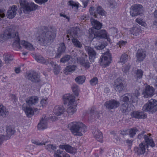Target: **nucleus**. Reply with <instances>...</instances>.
<instances>
[{"label":"nucleus","instance_id":"1","mask_svg":"<svg viewBox=\"0 0 157 157\" xmlns=\"http://www.w3.org/2000/svg\"><path fill=\"white\" fill-rule=\"evenodd\" d=\"M47 27H44V29L41 31L36 37L38 44L42 46H46L49 43L53 42L56 36V33L52 31H48Z\"/></svg>","mask_w":157,"mask_h":157},{"label":"nucleus","instance_id":"2","mask_svg":"<svg viewBox=\"0 0 157 157\" xmlns=\"http://www.w3.org/2000/svg\"><path fill=\"white\" fill-rule=\"evenodd\" d=\"M13 38H14L13 45H16L17 48H20L21 46L18 33L13 28H8L2 33L0 34V42L3 43L9 39Z\"/></svg>","mask_w":157,"mask_h":157},{"label":"nucleus","instance_id":"3","mask_svg":"<svg viewBox=\"0 0 157 157\" xmlns=\"http://www.w3.org/2000/svg\"><path fill=\"white\" fill-rule=\"evenodd\" d=\"M63 98L64 102V104H68L66 115L71 117L77 110L76 103L75 101V97L72 95L67 94L64 95Z\"/></svg>","mask_w":157,"mask_h":157},{"label":"nucleus","instance_id":"4","mask_svg":"<svg viewBox=\"0 0 157 157\" xmlns=\"http://www.w3.org/2000/svg\"><path fill=\"white\" fill-rule=\"evenodd\" d=\"M72 133L75 136H81L82 133H84L86 129V126L82 122H74L68 124Z\"/></svg>","mask_w":157,"mask_h":157},{"label":"nucleus","instance_id":"5","mask_svg":"<svg viewBox=\"0 0 157 157\" xmlns=\"http://www.w3.org/2000/svg\"><path fill=\"white\" fill-rule=\"evenodd\" d=\"M20 6L23 8V11L26 14H28L31 11L35 10L39 6L34 3H29L26 0H20Z\"/></svg>","mask_w":157,"mask_h":157},{"label":"nucleus","instance_id":"6","mask_svg":"<svg viewBox=\"0 0 157 157\" xmlns=\"http://www.w3.org/2000/svg\"><path fill=\"white\" fill-rule=\"evenodd\" d=\"M89 38L92 40L94 38H96L97 39L105 38L107 37V36L108 35L105 30L98 31L94 29H89Z\"/></svg>","mask_w":157,"mask_h":157},{"label":"nucleus","instance_id":"7","mask_svg":"<svg viewBox=\"0 0 157 157\" xmlns=\"http://www.w3.org/2000/svg\"><path fill=\"white\" fill-rule=\"evenodd\" d=\"M143 110L145 112L154 113L157 111V101L151 99L149 100L143 107Z\"/></svg>","mask_w":157,"mask_h":157},{"label":"nucleus","instance_id":"8","mask_svg":"<svg viewBox=\"0 0 157 157\" xmlns=\"http://www.w3.org/2000/svg\"><path fill=\"white\" fill-rule=\"evenodd\" d=\"M143 6L140 4L134 5L131 6L130 9V15L132 17L141 15L143 13Z\"/></svg>","mask_w":157,"mask_h":157},{"label":"nucleus","instance_id":"9","mask_svg":"<svg viewBox=\"0 0 157 157\" xmlns=\"http://www.w3.org/2000/svg\"><path fill=\"white\" fill-rule=\"evenodd\" d=\"M144 132H141L139 134L138 136V138L140 140H144L146 144L151 146L152 147L155 146V144L153 140L150 136L151 134H148L147 135H144Z\"/></svg>","mask_w":157,"mask_h":157},{"label":"nucleus","instance_id":"10","mask_svg":"<svg viewBox=\"0 0 157 157\" xmlns=\"http://www.w3.org/2000/svg\"><path fill=\"white\" fill-rule=\"evenodd\" d=\"M111 55L109 52H106L103 54L100 58L99 62L102 65H104L106 67L108 66L111 63Z\"/></svg>","mask_w":157,"mask_h":157},{"label":"nucleus","instance_id":"11","mask_svg":"<svg viewBox=\"0 0 157 157\" xmlns=\"http://www.w3.org/2000/svg\"><path fill=\"white\" fill-rule=\"evenodd\" d=\"M27 75V78L32 82L38 83L41 81L40 76L36 72L32 71Z\"/></svg>","mask_w":157,"mask_h":157},{"label":"nucleus","instance_id":"12","mask_svg":"<svg viewBox=\"0 0 157 157\" xmlns=\"http://www.w3.org/2000/svg\"><path fill=\"white\" fill-rule=\"evenodd\" d=\"M120 104V103L118 101L112 99L106 102L104 105L108 109H112L118 107Z\"/></svg>","mask_w":157,"mask_h":157},{"label":"nucleus","instance_id":"13","mask_svg":"<svg viewBox=\"0 0 157 157\" xmlns=\"http://www.w3.org/2000/svg\"><path fill=\"white\" fill-rule=\"evenodd\" d=\"M95 10L94 7H91L90 9V14L93 15L95 18H97L98 14L97 13L101 15L102 16L104 15L105 13V12L100 6H98L96 10Z\"/></svg>","mask_w":157,"mask_h":157},{"label":"nucleus","instance_id":"14","mask_svg":"<svg viewBox=\"0 0 157 157\" xmlns=\"http://www.w3.org/2000/svg\"><path fill=\"white\" fill-rule=\"evenodd\" d=\"M115 86L117 91H121L125 89L126 86L122 80L120 78H117L115 81Z\"/></svg>","mask_w":157,"mask_h":157},{"label":"nucleus","instance_id":"15","mask_svg":"<svg viewBox=\"0 0 157 157\" xmlns=\"http://www.w3.org/2000/svg\"><path fill=\"white\" fill-rule=\"evenodd\" d=\"M85 49L89 55L90 62H94V60L96 58V52L93 48L89 46H86Z\"/></svg>","mask_w":157,"mask_h":157},{"label":"nucleus","instance_id":"16","mask_svg":"<svg viewBox=\"0 0 157 157\" xmlns=\"http://www.w3.org/2000/svg\"><path fill=\"white\" fill-rule=\"evenodd\" d=\"M146 56V52L144 50L142 49H139L136 55V61L138 62L142 61L145 59Z\"/></svg>","mask_w":157,"mask_h":157},{"label":"nucleus","instance_id":"17","mask_svg":"<svg viewBox=\"0 0 157 157\" xmlns=\"http://www.w3.org/2000/svg\"><path fill=\"white\" fill-rule=\"evenodd\" d=\"M17 7L15 5H13L10 8L7 13L6 16L7 18L12 19L14 17L17 13Z\"/></svg>","mask_w":157,"mask_h":157},{"label":"nucleus","instance_id":"18","mask_svg":"<svg viewBox=\"0 0 157 157\" xmlns=\"http://www.w3.org/2000/svg\"><path fill=\"white\" fill-rule=\"evenodd\" d=\"M131 115L132 117L137 119L145 118L147 116V114L142 111H133L131 113Z\"/></svg>","mask_w":157,"mask_h":157},{"label":"nucleus","instance_id":"19","mask_svg":"<svg viewBox=\"0 0 157 157\" xmlns=\"http://www.w3.org/2000/svg\"><path fill=\"white\" fill-rule=\"evenodd\" d=\"M94 136L98 141L102 143L103 136L101 132L98 128H95L92 131Z\"/></svg>","mask_w":157,"mask_h":157},{"label":"nucleus","instance_id":"20","mask_svg":"<svg viewBox=\"0 0 157 157\" xmlns=\"http://www.w3.org/2000/svg\"><path fill=\"white\" fill-rule=\"evenodd\" d=\"M79 31V29L77 27H74L67 32V38L71 37L73 38L77 37L78 32Z\"/></svg>","mask_w":157,"mask_h":157},{"label":"nucleus","instance_id":"21","mask_svg":"<svg viewBox=\"0 0 157 157\" xmlns=\"http://www.w3.org/2000/svg\"><path fill=\"white\" fill-rule=\"evenodd\" d=\"M48 119L45 117L42 118L40 122L38 124V128L39 130H43L46 128L48 127Z\"/></svg>","mask_w":157,"mask_h":157},{"label":"nucleus","instance_id":"22","mask_svg":"<svg viewBox=\"0 0 157 157\" xmlns=\"http://www.w3.org/2000/svg\"><path fill=\"white\" fill-rule=\"evenodd\" d=\"M59 147L63 150L65 149L67 152L71 153H75L76 152V149L70 145H59Z\"/></svg>","mask_w":157,"mask_h":157},{"label":"nucleus","instance_id":"23","mask_svg":"<svg viewBox=\"0 0 157 157\" xmlns=\"http://www.w3.org/2000/svg\"><path fill=\"white\" fill-rule=\"evenodd\" d=\"M38 98L37 96H32L26 99L27 104L29 105H35L38 101Z\"/></svg>","mask_w":157,"mask_h":157},{"label":"nucleus","instance_id":"24","mask_svg":"<svg viewBox=\"0 0 157 157\" xmlns=\"http://www.w3.org/2000/svg\"><path fill=\"white\" fill-rule=\"evenodd\" d=\"M154 90L153 87L149 86H147L146 88L145 91L143 92L144 96L148 98L153 96L154 94Z\"/></svg>","mask_w":157,"mask_h":157},{"label":"nucleus","instance_id":"25","mask_svg":"<svg viewBox=\"0 0 157 157\" xmlns=\"http://www.w3.org/2000/svg\"><path fill=\"white\" fill-rule=\"evenodd\" d=\"M65 111L64 107L62 105H57L54 108L53 112L57 116H59L62 114Z\"/></svg>","mask_w":157,"mask_h":157},{"label":"nucleus","instance_id":"26","mask_svg":"<svg viewBox=\"0 0 157 157\" xmlns=\"http://www.w3.org/2000/svg\"><path fill=\"white\" fill-rule=\"evenodd\" d=\"M145 145L141 143L140 144L139 147H135L134 148V150L139 155L143 154L145 152Z\"/></svg>","mask_w":157,"mask_h":157},{"label":"nucleus","instance_id":"27","mask_svg":"<svg viewBox=\"0 0 157 157\" xmlns=\"http://www.w3.org/2000/svg\"><path fill=\"white\" fill-rule=\"evenodd\" d=\"M90 21L92 25L94 26V28L90 29H94L96 30V29L98 30L100 29L102 26V24L96 20H94L92 18H90Z\"/></svg>","mask_w":157,"mask_h":157},{"label":"nucleus","instance_id":"28","mask_svg":"<svg viewBox=\"0 0 157 157\" xmlns=\"http://www.w3.org/2000/svg\"><path fill=\"white\" fill-rule=\"evenodd\" d=\"M22 109L25 111L27 116L28 117H31L34 114V111L30 107L25 106L23 104L22 106Z\"/></svg>","mask_w":157,"mask_h":157},{"label":"nucleus","instance_id":"29","mask_svg":"<svg viewBox=\"0 0 157 157\" xmlns=\"http://www.w3.org/2000/svg\"><path fill=\"white\" fill-rule=\"evenodd\" d=\"M65 49L66 47L64 43H61L58 48L57 53L55 56V57L59 58L61 56L62 53L64 52Z\"/></svg>","mask_w":157,"mask_h":157},{"label":"nucleus","instance_id":"30","mask_svg":"<svg viewBox=\"0 0 157 157\" xmlns=\"http://www.w3.org/2000/svg\"><path fill=\"white\" fill-rule=\"evenodd\" d=\"M78 62L80 63L82 66L86 68H88L90 67V63L88 60H86L83 58H77Z\"/></svg>","mask_w":157,"mask_h":157},{"label":"nucleus","instance_id":"31","mask_svg":"<svg viewBox=\"0 0 157 157\" xmlns=\"http://www.w3.org/2000/svg\"><path fill=\"white\" fill-rule=\"evenodd\" d=\"M9 112L7 109L2 105L0 104V116L5 117L8 115Z\"/></svg>","mask_w":157,"mask_h":157},{"label":"nucleus","instance_id":"32","mask_svg":"<svg viewBox=\"0 0 157 157\" xmlns=\"http://www.w3.org/2000/svg\"><path fill=\"white\" fill-rule=\"evenodd\" d=\"M14 128H13L11 126H8L6 127V137L7 138V139L12 135L13 134L14 132Z\"/></svg>","mask_w":157,"mask_h":157},{"label":"nucleus","instance_id":"33","mask_svg":"<svg viewBox=\"0 0 157 157\" xmlns=\"http://www.w3.org/2000/svg\"><path fill=\"white\" fill-rule=\"evenodd\" d=\"M99 114L95 108H93L90 110L89 114L92 117V118H99L100 117Z\"/></svg>","mask_w":157,"mask_h":157},{"label":"nucleus","instance_id":"34","mask_svg":"<svg viewBox=\"0 0 157 157\" xmlns=\"http://www.w3.org/2000/svg\"><path fill=\"white\" fill-rule=\"evenodd\" d=\"M140 93L138 90L135 91V92L132 94H130L129 99L132 101V102H135L136 101L137 97L140 95Z\"/></svg>","mask_w":157,"mask_h":157},{"label":"nucleus","instance_id":"35","mask_svg":"<svg viewBox=\"0 0 157 157\" xmlns=\"http://www.w3.org/2000/svg\"><path fill=\"white\" fill-rule=\"evenodd\" d=\"M20 44L23 46L27 49L32 50L34 49L33 45L31 44L24 40L21 41Z\"/></svg>","mask_w":157,"mask_h":157},{"label":"nucleus","instance_id":"36","mask_svg":"<svg viewBox=\"0 0 157 157\" xmlns=\"http://www.w3.org/2000/svg\"><path fill=\"white\" fill-rule=\"evenodd\" d=\"M35 59L37 62L42 63L45 64L47 65L48 64H49L50 63L48 59L47 61L41 56H36Z\"/></svg>","mask_w":157,"mask_h":157},{"label":"nucleus","instance_id":"37","mask_svg":"<svg viewBox=\"0 0 157 157\" xmlns=\"http://www.w3.org/2000/svg\"><path fill=\"white\" fill-rule=\"evenodd\" d=\"M3 57L4 58L5 63L8 64L13 59V57L10 54H5L3 55Z\"/></svg>","mask_w":157,"mask_h":157},{"label":"nucleus","instance_id":"38","mask_svg":"<svg viewBox=\"0 0 157 157\" xmlns=\"http://www.w3.org/2000/svg\"><path fill=\"white\" fill-rule=\"evenodd\" d=\"M76 66L74 65H69L66 67L64 70V73L66 74H68V72H73L75 70Z\"/></svg>","mask_w":157,"mask_h":157},{"label":"nucleus","instance_id":"39","mask_svg":"<svg viewBox=\"0 0 157 157\" xmlns=\"http://www.w3.org/2000/svg\"><path fill=\"white\" fill-rule=\"evenodd\" d=\"M128 106V104L127 103H125L121 105V110L123 113L126 114L128 113L129 111Z\"/></svg>","mask_w":157,"mask_h":157},{"label":"nucleus","instance_id":"40","mask_svg":"<svg viewBox=\"0 0 157 157\" xmlns=\"http://www.w3.org/2000/svg\"><path fill=\"white\" fill-rule=\"evenodd\" d=\"M73 44L76 47L81 48L82 46V44L81 42L77 39V37L73 38L72 40Z\"/></svg>","mask_w":157,"mask_h":157},{"label":"nucleus","instance_id":"41","mask_svg":"<svg viewBox=\"0 0 157 157\" xmlns=\"http://www.w3.org/2000/svg\"><path fill=\"white\" fill-rule=\"evenodd\" d=\"M130 96V94H126L121 96L120 100L121 101L127 103L129 101Z\"/></svg>","mask_w":157,"mask_h":157},{"label":"nucleus","instance_id":"42","mask_svg":"<svg viewBox=\"0 0 157 157\" xmlns=\"http://www.w3.org/2000/svg\"><path fill=\"white\" fill-rule=\"evenodd\" d=\"M85 80V77L84 75L79 76L77 77L75 81L78 84H82Z\"/></svg>","mask_w":157,"mask_h":157},{"label":"nucleus","instance_id":"43","mask_svg":"<svg viewBox=\"0 0 157 157\" xmlns=\"http://www.w3.org/2000/svg\"><path fill=\"white\" fill-rule=\"evenodd\" d=\"M45 148L48 151L51 152L55 151L56 149V147L55 145L48 144L45 146Z\"/></svg>","mask_w":157,"mask_h":157},{"label":"nucleus","instance_id":"44","mask_svg":"<svg viewBox=\"0 0 157 157\" xmlns=\"http://www.w3.org/2000/svg\"><path fill=\"white\" fill-rule=\"evenodd\" d=\"M65 151L63 150L58 149L55 151L54 154V157H62L65 153Z\"/></svg>","mask_w":157,"mask_h":157},{"label":"nucleus","instance_id":"45","mask_svg":"<svg viewBox=\"0 0 157 157\" xmlns=\"http://www.w3.org/2000/svg\"><path fill=\"white\" fill-rule=\"evenodd\" d=\"M140 31V29L138 27H134L131 28L130 30L131 33L136 36L139 34Z\"/></svg>","mask_w":157,"mask_h":157},{"label":"nucleus","instance_id":"46","mask_svg":"<svg viewBox=\"0 0 157 157\" xmlns=\"http://www.w3.org/2000/svg\"><path fill=\"white\" fill-rule=\"evenodd\" d=\"M68 5L72 7V8H75L76 9H78L79 7L78 2H74L73 0H70L68 2Z\"/></svg>","mask_w":157,"mask_h":157},{"label":"nucleus","instance_id":"47","mask_svg":"<svg viewBox=\"0 0 157 157\" xmlns=\"http://www.w3.org/2000/svg\"><path fill=\"white\" fill-rule=\"evenodd\" d=\"M72 89L74 94L76 96L78 95L79 89L78 86L75 84H73L72 86Z\"/></svg>","mask_w":157,"mask_h":157},{"label":"nucleus","instance_id":"48","mask_svg":"<svg viewBox=\"0 0 157 157\" xmlns=\"http://www.w3.org/2000/svg\"><path fill=\"white\" fill-rule=\"evenodd\" d=\"M49 64H50L52 67L54 66V72L55 75L58 74L59 72V68L58 66L55 65L53 62H50Z\"/></svg>","mask_w":157,"mask_h":157},{"label":"nucleus","instance_id":"49","mask_svg":"<svg viewBox=\"0 0 157 157\" xmlns=\"http://www.w3.org/2000/svg\"><path fill=\"white\" fill-rule=\"evenodd\" d=\"M128 58V55L125 53L123 54L121 56L120 59V62L124 63L127 61Z\"/></svg>","mask_w":157,"mask_h":157},{"label":"nucleus","instance_id":"50","mask_svg":"<svg viewBox=\"0 0 157 157\" xmlns=\"http://www.w3.org/2000/svg\"><path fill=\"white\" fill-rule=\"evenodd\" d=\"M71 57L70 55H66L60 59V62L62 63H65L70 60Z\"/></svg>","mask_w":157,"mask_h":157},{"label":"nucleus","instance_id":"51","mask_svg":"<svg viewBox=\"0 0 157 157\" xmlns=\"http://www.w3.org/2000/svg\"><path fill=\"white\" fill-rule=\"evenodd\" d=\"M143 75V71L141 70H137L136 75V78L137 79H139L142 78Z\"/></svg>","mask_w":157,"mask_h":157},{"label":"nucleus","instance_id":"52","mask_svg":"<svg viewBox=\"0 0 157 157\" xmlns=\"http://www.w3.org/2000/svg\"><path fill=\"white\" fill-rule=\"evenodd\" d=\"M135 21L136 22L142 26L145 27L147 25L146 23L143 21L142 19L141 18H136Z\"/></svg>","mask_w":157,"mask_h":157},{"label":"nucleus","instance_id":"53","mask_svg":"<svg viewBox=\"0 0 157 157\" xmlns=\"http://www.w3.org/2000/svg\"><path fill=\"white\" fill-rule=\"evenodd\" d=\"M137 131V130L135 128H132L129 129V133L130 137L133 138V136L135 135L136 132Z\"/></svg>","mask_w":157,"mask_h":157},{"label":"nucleus","instance_id":"54","mask_svg":"<svg viewBox=\"0 0 157 157\" xmlns=\"http://www.w3.org/2000/svg\"><path fill=\"white\" fill-rule=\"evenodd\" d=\"M77 54L76 52H75L74 51H72L71 53V61H73V59H77V58H79V57H77Z\"/></svg>","mask_w":157,"mask_h":157},{"label":"nucleus","instance_id":"55","mask_svg":"<svg viewBox=\"0 0 157 157\" xmlns=\"http://www.w3.org/2000/svg\"><path fill=\"white\" fill-rule=\"evenodd\" d=\"M98 82V79L97 77H94L90 81L91 85L94 86Z\"/></svg>","mask_w":157,"mask_h":157},{"label":"nucleus","instance_id":"56","mask_svg":"<svg viewBox=\"0 0 157 157\" xmlns=\"http://www.w3.org/2000/svg\"><path fill=\"white\" fill-rule=\"evenodd\" d=\"M33 143L36 145L41 146L42 145H45L46 144L48 143V141L43 142H40L39 141H34Z\"/></svg>","mask_w":157,"mask_h":157},{"label":"nucleus","instance_id":"57","mask_svg":"<svg viewBox=\"0 0 157 157\" xmlns=\"http://www.w3.org/2000/svg\"><path fill=\"white\" fill-rule=\"evenodd\" d=\"M7 139V138L6 137V135H0V145H1L5 140Z\"/></svg>","mask_w":157,"mask_h":157},{"label":"nucleus","instance_id":"58","mask_svg":"<svg viewBox=\"0 0 157 157\" xmlns=\"http://www.w3.org/2000/svg\"><path fill=\"white\" fill-rule=\"evenodd\" d=\"M109 4L112 8H115L117 6V4L115 1H109Z\"/></svg>","mask_w":157,"mask_h":157},{"label":"nucleus","instance_id":"59","mask_svg":"<svg viewBox=\"0 0 157 157\" xmlns=\"http://www.w3.org/2000/svg\"><path fill=\"white\" fill-rule=\"evenodd\" d=\"M127 43L126 41L121 40L117 44V45H119V46L121 48V47Z\"/></svg>","mask_w":157,"mask_h":157},{"label":"nucleus","instance_id":"60","mask_svg":"<svg viewBox=\"0 0 157 157\" xmlns=\"http://www.w3.org/2000/svg\"><path fill=\"white\" fill-rule=\"evenodd\" d=\"M89 18V16L88 15L86 14H85L81 16L80 17V19L81 20H84L85 21H86L88 20Z\"/></svg>","mask_w":157,"mask_h":157},{"label":"nucleus","instance_id":"61","mask_svg":"<svg viewBox=\"0 0 157 157\" xmlns=\"http://www.w3.org/2000/svg\"><path fill=\"white\" fill-rule=\"evenodd\" d=\"M48 0H35V1L37 3L42 4L47 2Z\"/></svg>","mask_w":157,"mask_h":157},{"label":"nucleus","instance_id":"62","mask_svg":"<svg viewBox=\"0 0 157 157\" xmlns=\"http://www.w3.org/2000/svg\"><path fill=\"white\" fill-rule=\"evenodd\" d=\"M130 68V66L129 65L126 66L123 69V71L126 73L128 72Z\"/></svg>","mask_w":157,"mask_h":157},{"label":"nucleus","instance_id":"63","mask_svg":"<svg viewBox=\"0 0 157 157\" xmlns=\"http://www.w3.org/2000/svg\"><path fill=\"white\" fill-rule=\"evenodd\" d=\"M105 47L103 45H98L95 47V48L98 50L103 49Z\"/></svg>","mask_w":157,"mask_h":157},{"label":"nucleus","instance_id":"64","mask_svg":"<svg viewBox=\"0 0 157 157\" xmlns=\"http://www.w3.org/2000/svg\"><path fill=\"white\" fill-rule=\"evenodd\" d=\"M154 21L157 23V10H155L154 13Z\"/></svg>","mask_w":157,"mask_h":157}]
</instances>
